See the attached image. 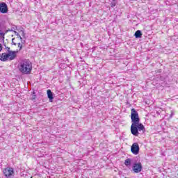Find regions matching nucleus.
I'll return each mask as SVG.
<instances>
[{
  "label": "nucleus",
  "mask_w": 178,
  "mask_h": 178,
  "mask_svg": "<svg viewBox=\"0 0 178 178\" xmlns=\"http://www.w3.org/2000/svg\"><path fill=\"white\" fill-rule=\"evenodd\" d=\"M131 152L134 155H138L140 153V146L138 145V143H134L131 147Z\"/></svg>",
  "instance_id": "5"
},
{
  "label": "nucleus",
  "mask_w": 178,
  "mask_h": 178,
  "mask_svg": "<svg viewBox=\"0 0 178 178\" xmlns=\"http://www.w3.org/2000/svg\"><path fill=\"white\" fill-rule=\"evenodd\" d=\"M173 115H175V113L173 111H171V114L170 115V118H172Z\"/></svg>",
  "instance_id": "16"
},
{
  "label": "nucleus",
  "mask_w": 178,
  "mask_h": 178,
  "mask_svg": "<svg viewBox=\"0 0 178 178\" xmlns=\"http://www.w3.org/2000/svg\"><path fill=\"white\" fill-rule=\"evenodd\" d=\"M18 48H19V51L23 49V44L22 43H18Z\"/></svg>",
  "instance_id": "12"
},
{
  "label": "nucleus",
  "mask_w": 178,
  "mask_h": 178,
  "mask_svg": "<svg viewBox=\"0 0 178 178\" xmlns=\"http://www.w3.org/2000/svg\"><path fill=\"white\" fill-rule=\"evenodd\" d=\"M31 178H33L32 177Z\"/></svg>",
  "instance_id": "18"
},
{
  "label": "nucleus",
  "mask_w": 178,
  "mask_h": 178,
  "mask_svg": "<svg viewBox=\"0 0 178 178\" xmlns=\"http://www.w3.org/2000/svg\"><path fill=\"white\" fill-rule=\"evenodd\" d=\"M132 170L134 173H140L143 170V165L141 163H134L132 166Z\"/></svg>",
  "instance_id": "4"
},
{
  "label": "nucleus",
  "mask_w": 178,
  "mask_h": 178,
  "mask_svg": "<svg viewBox=\"0 0 178 178\" xmlns=\"http://www.w3.org/2000/svg\"><path fill=\"white\" fill-rule=\"evenodd\" d=\"M2 49H3L2 44L0 43V52L2 51Z\"/></svg>",
  "instance_id": "17"
},
{
  "label": "nucleus",
  "mask_w": 178,
  "mask_h": 178,
  "mask_svg": "<svg viewBox=\"0 0 178 178\" xmlns=\"http://www.w3.org/2000/svg\"><path fill=\"white\" fill-rule=\"evenodd\" d=\"M47 97L49 99V102H52V101L54 99V93L49 89L47 90Z\"/></svg>",
  "instance_id": "8"
},
{
  "label": "nucleus",
  "mask_w": 178,
  "mask_h": 178,
  "mask_svg": "<svg viewBox=\"0 0 178 178\" xmlns=\"http://www.w3.org/2000/svg\"><path fill=\"white\" fill-rule=\"evenodd\" d=\"M15 41V38L12 39V45H17V44L14 42Z\"/></svg>",
  "instance_id": "14"
},
{
  "label": "nucleus",
  "mask_w": 178,
  "mask_h": 178,
  "mask_svg": "<svg viewBox=\"0 0 178 178\" xmlns=\"http://www.w3.org/2000/svg\"><path fill=\"white\" fill-rule=\"evenodd\" d=\"M21 42H22V44H25L26 43V40H23V38H22Z\"/></svg>",
  "instance_id": "15"
},
{
  "label": "nucleus",
  "mask_w": 178,
  "mask_h": 178,
  "mask_svg": "<svg viewBox=\"0 0 178 178\" xmlns=\"http://www.w3.org/2000/svg\"><path fill=\"white\" fill-rule=\"evenodd\" d=\"M124 165L127 166V168H130L131 166V159H127L124 161Z\"/></svg>",
  "instance_id": "9"
},
{
  "label": "nucleus",
  "mask_w": 178,
  "mask_h": 178,
  "mask_svg": "<svg viewBox=\"0 0 178 178\" xmlns=\"http://www.w3.org/2000/svg\"><path fill=\"white\" fill-rule=\"evenodd\" d=\"M131 133L132 136L138 137L140 134H144L145 133V127L141 122H140V117L138 116V112L135 108L131 110Z\"/></svg>",
  "instance_id": "1"
},
{
  "label": "nucleus",
  "mask_w": 178,
  "mask_h": 178,
  "mask_svg": "<svg viewBox=\"0 0 178 178\" xmlns=\"http://www.w3.org/2000/svg\"><path fill=\"white\" fill-rule=\"evenodd\" d=\"M19 70L22 74H30L33 70V64L30 60H23L19 64Z\"/></svg>",
  "instance_id": "2"
},
{
  "label": "nucleus",
  "mask_w": 178,
  "mask_h": 178,
  "mask_svg": "<svg viewBox=\"0 0 178 178\" xmlns=\"http://www.w3.org/2000/svg\"><path fill=\"white\" fill-rule=\"evenodd\" d=\"M16 58V54H15V52H10V53H2L0 54V60L1 62H6L10 59V60H13Z\"/></svg>",
  "instance_id": "3"
},
{
  "label": "nucleus",
  "mask_w": 178,
  "mask_h": 178,
  "mask_svg": "<svg viewBox=\"0 0 178 178\" xmlns=\"http://www.w3.org/2000/svg\"><path fill=\"white\" fill-rule=\"evenodd\" d=\"M3 173L6 177L9 178V177H12V176H13L15 171L13 170V168H7L3 170Z\"/></svg>",
  "instance_id": "6"
},
{
  "label": "nucleus",
  "mask_w": 178,
  "mask_h": 178,
  "mask_svg": "<svg viewBox=\"0 0 178 178\" xmlns=\"http://www.w3.org/2000/svg\"><path fill=\"white\" fill-rule=\"evenodd\" d=\"M134 35L136 38H141V37L143 36V33H141V31L138 30L136 31Z\"/></svg>",
  "instance_id": "10"
},
{
  "label": "nucleus",
  "mask_w": 178,
  "mask_h": 178,
  "mask_svg": "<svg viewBox=\"0 0 178 178\" xmlns=\"http://www.w3.org/2000/svg\"><path fill=\"white\" fill-rule=\"evenodd\" d=\"M8 12H9L8 4H6L5 2H0V13L5 15L8 13Z\"/></svg>",
  "instance_id": "7"
},
{
  "label": "nucleus",
  "mask_w": 178,
  "mask_h": 178,
  "mask_svg": "<svg viewBox=\"0 0 178 178\" xmlns=\"http://www.w3.org/2000/svg\"><path fill=\"white\" fill-rule=\"evenodd\" d=\"M15 33L18 37V38H19V40H22V36L20 35V34H19V33L15 31Z\"/></svg>",
  "instance_id": "13"
},
{
  "label": "nucleus",
  "mask_w": 178,
  "mask_h": 178,
  "mask_svg": "<svg viewBox=\"0 0 178 178\" xmlns=\"http://www.w3.org/2000/svg\"><path fill=\"white\" fill-rule=\"evenodd\" d=\"M4 47H6V49L8 54H10V52L11 53L14 52L15 55H16V54H17V51H10V47H6V45H4Z\"/></svg>",
  "instance_id": "11"
}]
</instances>
